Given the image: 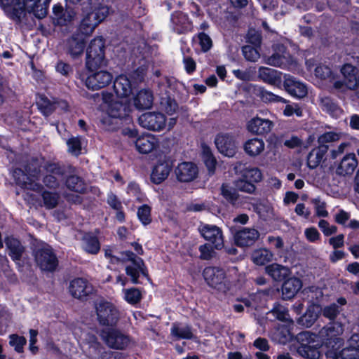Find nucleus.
I'll return each mask as SVG.
<instances>
[{
    "label": "nucleus",
    "instance_id": "f257e3e1",
    "mask_svg": "<svg viewBox=\"0 0 359 359\" xmlns=\"http://www.w3.org/2000/svg\"><path fill=\"white\" fill-rule=\"evenodd\" d=\"M146 74L144 67H141L136 71L127 74L118 76L114 83V89L116 96L108 93H103V109L106 111L108 116L102 119V123L107 130H114L115 127L112 119L126 118L130 111L129 106L123 104V101L118 99H126V102L133 90L143 81Z\"/></svg>",
    "mask_w": 359,
    "mask_h": 359
},
{
    "label": "nucleus",
    "instance_id": "f03ea898",
    "mask_svg": "<svg viewBox=\"0 0 359 359\" xmlns=\"http://www.w3.org/2000/svg\"><path fill=\"white\" fill-rule=\"evenodd\" d=\"M50 0H0V6L6 15L18 22L27 14H33L37 18H43L47 14Z\"/></svg>",
    "mask_w": 359,
    "mask_h": 359
},
{
    "label": "nucleus",
    "instance_id": "7ed1b4c3",
    "mask_svg": "<svg viewBox=\"0 0 359 359\" xmlns=\"http://www.w3.org/2000/svg\"><path fill=\"white\" fill-rule=\"evenodd\" d=\"M203 276L210 287L226 293L238 280V270L235 267L227 271L217 267H206Z\"/></svg>",
    "mask_w": 359,
    "mask_h": 359
},
{
    "label": "nucleus",
    "instance_id": "20e7f679",
    "mask_svg": "<svg viewBox=\"0 0 359 359\" xmlns=\"http://www.w3.org/2000/svg\"><path fill=\"white\" fill-rule=\"evenodd\" d=\"M83 18L80 25L81 32L86 34H90L95 28L102 22L109 14V8L106 6H90L83 8Z\"/></svg>",
    "mask_w": 359,
    "mask_h": 359
},
{
    "label": "nucleus",
    "instance_id": "39448f33",
    "mask_svg": "<svg viewBox=\"0 0 359 359\" xmlns=\"http://www.w3.org/2000/svg\"><path fill=\"white\" fill-rule=\"evenodd\" d=\"M104 43L101 37L94 39L86 52V67L88 72H93L106 65L104 57Z\"/></svg>",
    "mask_w": 359,
    "mask_h": 359
},
{
    "label": "nucleus",
    "instance_id": "423d86ee",
    "mask_svg": "<svg viewBox=\"0 0 359 359\" xmlns=\"http://www.w3.org/2000/svg\"><path fill=\"white\" fill-rule=\"evenodd\" d=\"M317 339L316 334L308 331L299 333L296 337V340L299 344L297 347L298 352L304 357L318 359L320 357V342Z\"/></svg>",
    "mask_w": 359,
    "mask_h": 359
},
{
    "label": "nucleus",
    "instance_id": "0eeeda50",
    "mask_svg": "<svg viewBox=\"0 0 359 359\" xmlns=\"http://www.w3.org/2000/svg\"><path fill=\"white\" fill-rule=\"evenodd\" d=\"M121 256L123 261L130 262V264L126 266V273L130 278L133 283H138V278L141 274L147 276V268L142 259L137 257L130 251H126Z\"/></svg>",
    "mask_w": 359,
    "mask_h": 359
},
{
    "label": "nucleus",
    "instance_id": "6e6552de",
    "mask_svg": "<svg viewBox=\"0 0 359 359\" xmlns=\"http://www.w3.org/2000/svg\"><path fill=\"white\" fill-rule=\"evenodd\" d=\"M97 319L104 326H113L118 320V311L111 303L101 300L95 306Z\"/></svg>",
    "mask_w": 359,
    "mask_h": 359
},
{
    "label": "nucleus",
    "instance_id": "1a4fd4ad",
    "mask_svg": "<svg viewBox=\"0 0 359 359\" xmlns=\"http://www.w3.org/2000/svg\"><path fill=\"white\" fill-rule=\"evenodd\" d=\"M79 79L90 90H96L107 86L112 81L113 76L107 71L89 72L88 74H80Z\"/></svg>",
    "mask_w": 359,
    "mask_h": 359
},
{
    "label": "nucleus",
    "instance_id": "9d476101",
    "mask_svg": "<svg viewBox=\"0 0 359 359\" xmlns=\"http://www.w3.org/2000/svg\"><path fill=\"white\" fill-rule=\"evenodd\" d=\"M35 260L39 267L43 271H52L57 264L55 255L51 248L46 243H43L35 251Z\"/></svg>",
    "mask_w": 359,
    "mask_h": 359
},
{
    "label": "nucleus",
    "instance_id": "9b49d317",
    "mask_svg": "<svg viewBox=\"0 0 359 359\" xmlns=\"http://www.w3.org/2000/svg\"><path fill=\"white\" fill-rule=\"evenodd\" d=\"M343 76L342 81H336L334 82V86L339 91L344 92L346 90H353L355 88H359V77L355 76V69L349 64L344 65L341 69ZM359 97V92H358Z\"/></svg>",
    "mask_w": 359,
    "mask_h": 359
},
{
    "label": "nucleus",
    "instance_id": "f8f14e48",
    "mask_svg": "<svg viewBox=\"0 0 359 359\" xmlns=\"http://www.w3.org/2000/svg\"><path fill=\"white\" fill-rule=\"evenodd\" d=\"M215 143L219 152L225 156L233 157L237 152L238 142L231 133H219L215 137Z\"/></svg>",
    "mask_w": 359,
    "mask_h": 359
},
{
    "label": "nucleus",
    "instance_id": "ddd939ff",
    "mask_svg": "<svg viewBox=\"0 0 359 359\" xmlns=\"http://www.w3.org/2000/svg\"><path fill=\"white\" fill-rule=\"evenodd\" d=\"M27 172L28 175L21 169H15L13 173L15 182L22 188L39 191L40 185L36 182L39 178V172L36 169L32 170L30 168Z\"/></svg>",
    "mask_w": 359,
    "mask_h": 359
},
{
    "label": "nucleus",
    "instance_id": "4468645a",
    "mask_svg": "<svg viewBox=\"0 0 359 359\" xmlns=\"http://www.w3.org/2000/svg\"><path fill=\"white\" fill-rule=\"evenodd\" d=\"M198 231L203 238L210 242L214 248L221 250L224 247V236L220 228L215 225L201 224Z\"/></svg>",
    "mask_w": 359,
    "mask_h": 359
},
{
    "label": "nucleus",
    "instance_id": "2eb2a0df",
    "mask_svg": "<svg viewBox=\"0 0 359 359\" xmlns=\"http://www.w3.org/2000/svg\"><path fill=\"white\" fill-rule=\"evenodd\" d=\"M273 53L264 59V62L270 66L288 68L293 62L292 58L287 53L285 48L283 45H274Z\"/></svg>",
    "mask_w": 359,
    "mask_h": 359
},
{
    "label": "nucleus",
    "instance_id": "dca6fc26",
    "mask_svg": "<svg viewBox=\"0 0 359 359\" xmlns=\"http://www.w3.org/2000/svg\"><path fill=\"white\" fill-rule=\"evenodd\" d=\"M102 337L110 348L115 349H123L126 348L130 342L127 335L114 329L103 331Z\"/></svg>",
    "mask_w": 359,
    "mask_h": 359
},
{
    "label": "nucleus",
    "instance_id": "f3484780",
    "mask_svg": "<svg viewBox=\"0 0 359 359\" xmlns=\"http://www.w3.org/2000/svg\"><path fill=\"white\" fill-rule=\"evenodd\" d=\"M139 123L144 128L151 130H161L165 126V116L159 112H147L139 117Z\"/></svg>",
    "mask_w": 359,
    "mask_h": 359
},
{
    "label": "nucleus",
    "instance_id": "a211bd4d",
    "mask_svg": "<svg viewBox=\"0 0 359 359\" xmlns=\"http://www.w3.org/2000/svg\"><path fill=\"white\" fill-rule=\"evenodd\" d=\"M283 87L291 96L295 98H303L308 93L306 86L290 75H284Z\"/></svg>",
    "mask_w": 359,
    "mask_h": 359
},
{
    "label": "nucleus",
    "instance_id": "6ab92c4d",
    "mask_svg": "<svg viewBox=\"0 0 359 359\" xmlns=\"http://www.w3.org/2000/svg\"><path fill=\"white\" fill-rule=\"evenodd\" d=\"M259 232L254 228H242L234 233V241L238 246L252 245L259 238Z\"/></svg>",
    "mask_w": 359,
    "mask_h": 359
},
{
    "label": "nucleus",
    "instance_id": "aec40b11",
    "mask_svg": "<svg viewBox=\"0 0 359 359\" xmlns=\"http://www.w3.org/2000/svg\"><path fill=\"white\" fill-rule=\"evenodd\" d=\"M257 76L263 82L281 88L283 76L281 72L266 67H260L258 69Z\"/></svg>",
    "mask_w": 359,
    "mask_h": 359
},
{
    "label": "nucleus",
    "instance_id": "412c9836",
    "mask_svg": "<svg viewBox=\"0 0 359 359\" xmlns=\"http://www.w3.org/2000/svg\"><path fill=\"white\" fill-rule=\"evenodd\" d=\"M93 285L86 279L77 278L73 279L69 286L70 294L75 298L82 299L93 292Z\"/></svg>",
    "mask_w": 359,
    "mask_h": 359
},
{
    "label": "nucleus",
    "instance_id": "4be33fe9",
    "mask_svg": "<svg viewBox=\"0 0 359 359\" xmlns=\"http://www.w3.org/2000/svg\"><path fill=\"white\" fill-rule=\"evenodd\" d=\"M170 27L176 33L183 34L191 31L192 22L187 14L177 11L171 15Z\"/></svg>",
    "mask_w": 359,
    "mask_h": 359
},
{
    "label": "nucleus",
    "instance_id": "5701e85b",
    "mask_svg": "<svg viewBox=\"0 0 359 359\" xmlns=\"http://www.w3.org/2000/svg\"><path fill=\"white\" fill-rule=\"evenodd\" d=\"M273 126V121L257 116L251 118L246 125L247 130L255 135L268 134L271 131Z\"/></svg>",
    "mask_w": 359,
    "mask_h": 359
},
{
    "label": "nucleus",
    "instance_id": "b1692460",
    "mask_svg": "<svg viewBox=\"0 0 359 359\" xmlns=\"http://www.w3.org/2000/svg\"><path fill=\"white\" fill-rule=\"evenodd\" d=\"M197 166L191 162L180 163L175 168V175L180 182H189L193 181L198 175Z\"/></svg>",
    "mask_w": 359,
    "mask_h": 359
},
{
    "label": "nucleus",
    "instance_id": "393cba45",
    "mask_svg": "<svg viewBox=\"0 0 359 359\" xmlns=\"http://www.w3.org/2000/svg\"><path fill=\"white\" fill-rule=\"evenodd\" d=\"M158 140L152 134L145 133L138 137L135 142L136 149L141 154H149L158 147Z\"/></svg>",
    "mask_w": 359,
    "mask_h": 359
},
{
    "label": "nucleus",
    "instance_id": "a878e982",
    "mask_svg": "<svg viewBox=\"0 0 359 359\" xmlns=\"http://www.w3.org/2000/svg\"><path fill=\"white\" fill-rule=\"evenodd\" d=\"M358 161L353 153L345 155L337 167L336 172L339 175H351L358 166Z\"/></svg>",
    "mask_w": 359,
    "mask_h": 359
},
{
    "label": "nucleus",
    "instance_id": "bb28decb",
    "mask_svg": "<svg viewBox=\"0 0 359 359\" xmlns=\"http://www.w3.org/2000/svg\"><path fill=\"white\" fill-rule=\"evenodd\" d=\"M79 334L76 330L74 334L78 337V341L84 351H88L89 353L95 352L99 348V343L95 335L88 332H80Z\"/></svg>",
    "mask_w": 359,
    "mask_h": 359
},
{
    "label": "nucleus",
    "instance_id": "cd10ccee",
    "mask_svg": "<svg viewBox=\"0 0 359 359\" xmlns=\"http://www.w3.org/2000/svg\"><path fill=\"white\" fill-rule=\"evenodd\" d=\"M86 34H78L72 36L67 40L66 49L72 57H76L81 55L84 50Z\"/></svg>",
    "mask_w": 359,
    "mask_h": 359
},
{
    "label": "nucleus",
    "instance_id": "c85d7f7f",
    "mask_svg": "<svg viewBox=\"0 0 359 359\" xmlns=\"http://www.w3.org/2000/svg\"><path fill=\"white\" fill-rule=\"evenodd\" d=\"M171 170V165L168 161H158L153 168L151 180L155 184H160L164 181Z\"/></svg>",
    "mask_w": 359,
    "mask_h": 359
},
{
    "label": "nucleus",
    "instance_id": "c756f323",
    "mask_svg": "<svg viewBox=\"0 0 359 359\" xmlns=\"http://www.w3.org/2000/svg\"><path fill=\"white\" fill-rule=\"evenodd\" d=\"M46 172L43 179L45 185L49 188L57 187L58 182L62 178L60 168L56 164L50 163L46 167Z\"/></svg>",
    "mask_w": 359,
    "mask_h": 359
},
{
    "label": "nucleus",
    "instance_id": "7c9ffc66",
    "mask_svg": "<svg viewBox=\"0 0 359 359\" xmlns=\"http://www.w3.org/2000/svg\"><path fill=\"white\" fill-rule=\"evenodd\" d=\"M53 20L60 25H65L75 17L76 13L72 9L63 10L61 5H54L53 7Z\"/></svg>",
    "mask_w": 359,
    "mask_h": 359
},
{
    "label": "nucleus",
    "instance_id": "2f4dec72",
    "mask_svg": "<svg viewBox=\"0 0 359 359\" xmlns=\"http://www.w3.org/2000/svg\"><path fill=\"white\" fill-rule=\"evenodd\" d=\"M302 283L297 278H290L286 280L282 286V294L285 299H290L295 296L302 288Z\"/></svg>",
    "mask_w": 359,
    "mask_h": 359
},
{
    "label": "nucleus",
    "instance_id": "473e14b6",
    "mask_svg": "<svg viewBox=\"0 0 359 359\" xmlns=\"http://www.w3.org/2000/svg\"><path fill=\"white\" fill-rule=\"evenodd\" d=\"M265 272L276 281H280L290 274V270L288 267L276 263L266 266Z\"/></svg>",
    "mask_w": 359,
    "mask_h": 359
},
{
    "label": "nucleus",
    "instance_id": "72a5a7b5",
    "mask_svg": "<svg viewBox=\"0 0 359 359\" xmlns=\"http://www.w3.org/2000/svg\"><path fill=\"white\" fill-rule=\"evenodd\" d=\"M134 106L138 109H145L151 107L153 102V95L150 90L143 89L133 97Z\"/></svg>",
    "mask_w": 359,
    "mask_h": 359
},
{
    "label": "nucleus",
    "instance_id": "f704fd0d",
    "mask_svg": "<svg viewBox=\"0 0 359 359\" xmlns=\"http://www.w3.org/2000/svg\"><path fill=\"white\" fill-rule=\"evenodd\" d=\"M243 149L248 156L255 157L264 151L265 143L263 140L254 137L245 142Z\"/></svg>",
    "mask_w": 359,
    "mask_h": 359
},
{
    "label": "nucleus",
    "instance_id": "c9c22d12",
    "mask_svg": "<svg viewBox=\"0 0 359 359\" xmlns=\"http://www.w3.org/2000/svg\"><path fill=\"white\" fill-rule=\"evenodd\" d=\"M292 325L290 323H286V325H278L272 332V339L280 343L285 344L292 339L290 327Z\"/></svg>",
    "mask_w": 359,
    "mask_h": 359
},
{
    "label": "nucleus",
    "instance_id": "e433bc0d",
    "mask_svg": "<svg viewBox=\"0 0 359 359\" xmlns=\"http://www.w3.org/2000/svg\"><path fill=\"white\" fill-rule=\"evenodd\" d=\"M37 104L41 109H44V113L48 114L50 111L56 109L67 110L68 103L66 101L61 100L51 104L50 101L44 96L40 95L36 101Z\"/></svg>",
    "mask_w": 359,
    "mask_h": 359
},
{
    "label": "nucleus",
    "instance_id": "4c0bfd02",
    "mask_svg": "<svg viewBox=\"0 0 359 359\" xmlns=\"http://www.w3.org/2000/svg\"><path fill=\"white\" fill-rule=\"evenodd\" d=\"M344 332L343 325L338 322H334L323 327L320 331V337L323 339H331L341 335Z\"/></svg>",
    "mask_w": 359,
    "mask_h": 359
},
{
    "label": "nucleus",
    "instance_id": "58836bf2",
    "mask_svg": "<svg viewBox=\"0 0 359 359\" xmlns=\"http://www.w3.org/2000/svg\"><path fill=\"white\" fill-rule=\"evenodd\" d=\"M81 245L86 252L90 254H97L100 249V242L97 238L91 233H87L83 236Z\"/></svg>",
    "mask_w": 359,
    "mask_h": 359
},
{
    "label": "nucleus",
    "instance_id": "ea45409f",
    "mask_svg": "<svg viewBox=\"0 0 359 359\" xmlns=\"http://www.w3.org/2000/svg\"><path fill=\"white\" fill-rule=\"evenodd\" d=\"M320 309L316 305H312L309 307L304 315L299 319V323L307 327H311L318 318Z\"/></svg>",
    "mask_w": 359,
    "mask_h": 359
},
{
    "label": "nucleus",
    "instance_id": "a19ab883",
    "mask_svg": "<svg viewBox=\"0 0 359 359\" xmlns=\"http://www.w3.org/2000/svg\"><path fill=\"white\" fill-rule=\"evenodd\" d=\"M273 253L266 248H260L253 251L252 260L256 265L262 266L271 262L273 259Z\"/></svg>",
    "mask_w": 359,
    "mask_h": 359
},
{
    "label": "nucleus",
    "instance_id": "79ce46f5",
    "mask_svg": "<svg viewBox=\"0 0 359 359\" xmlns=\"http://www.w3.org/2000/svg\"><path fill=\"white\" fill-rule=\"evenodd\" d=\"M6 245L13 259L19 260L24 251V248L20 241L15 238L10 237L6 238Z\"/></svg>",
    "mask_w": 359,
    "mask_h": 359
},
{
    "label": "nucleus",
    "instance_id": "37998d69",
    "mask_svg": "<svg viewBox=\"0 0 359 359\" xmlns=\"http://www.w3.org/2000/svg\"><path fill=\"white\" fill-rule=\"evenodd\" d=\"M327 148L320 147L313 149L308 155L307 164L310 168H316L322 161Z\"/></svg>",
    "mask_w": 359,
    "mask_h": 359
},
{
    "label": "nucleus",
    "instance_id": "c03bdc74",
    "mask_svg": "<svg viewBox=\"0 0 359 359\" xmlns=\"http://www.w3.org/2000/svg\"><path fill=\"white\" fill-rule=\"evenodd\" d=\"M68 151L72 155L78 156L85 147L86 141L81 137H72L67 141Z\"/></svg>",
    "mask_w": 359,
    "mask_h": 359
},
{
    "label": "nucleus",
    "instance_id": "a18cd8bd",
    "mask_svg": "<svg viewBox=\"0 0 359 359\" xmlns=\"http://www.w3.org/2000/svg\"><path fill=\"white\" fill-rule=\"evenodd\" d=\"M321 105L323 111L327 112L330 116L337 118L342 113L341 109L329 97L321 100Z\"/></svg>",
    "mask_w": 359,
    "mask_h": 359
},
{
    "label": "nucleus",
    "instance_id": "49530a36",
    "mask_svg": "<svg viewBox=\"0 0 359 359\" xmlns=\"http://www.w3.org/2000/svg\"><path fill=\"white\" fill-rule=\"evenodd\" d=\"M122 293L124 300L132 305L138 304L142 299L140 290L135 287L123 289Z\"/></svg>",
    "mask_w": 359,
    "mask_h": 359
},
{
    "label": "nucleus",
    "instance_id": "de8ad7c7",
    "mask_svg": "<svg viewBox=\"0 0 359 359\" xmlns=\"http://www.w3.org/2000/svg\"><path fill=\"white\" fill-rule=\"evenodd\" d=\"M202 158L210 173L212 174L216 165V159L211 149L206 145H202Z\"/></svg>",
    "mask_w": 359,
    "mask_h": 359
},
{
    "label": "nucleus",
    "instance_id": "09e8293b",
    "mask_svg": "<svg viewBox=\"0 0 359 359\" xmlns=\"http://www.w3.org/2000/svg\"><path fill=\"white\" fill-rule=\"evenodd\" d=\"M171 334L177 339H191L193 333L189 326L174 324L171 328Z\"/></svg>",
    "mask_w": 359,
    "mask_h": 359
},
{
    "label": "nucleus",
    "instance_id": "8fccbe9b",
    "mask_svg": "<svg viewBox=\"0 0 359 359\" xmlns=\"http://www.w3.org/2000/svg\"><path fill=\"white\" fill-rule=\"evenodd\" d=\"M259 97L261 100L266 103L283 102L287 104L289 102L286 99L264 89L260 90Z\"/></svg>",
    "mask_w": 359,
    "mask_h": 359
},
{
    "label": "nucleus",
    "instance_id": "3c124183",
    "mask_svg": "<svg viewBox=\"0 0 359 359\" xmlns=\"http://www.w3.org/2000/svg\"><path fill=\"white\" fill-rule=\"evenodd\" d=\"M243 177L252 182V184L260 182L262 179V173L257 168H246L242 174Z\"/></svg>",
    "mask_w": 359,
    "mask_h": 359
},
{
    "label": "nucleus",
    "instance_id": "603ef678",
    "mask_svg": "<svg viewBox=\"0 0 359 359\" xmlns=\"http://www.w3.org/2000/svg\"><path fill=\"white\" fill-rule=\"evenodd\" d=\"M67 187L78 193H82L85 191V185L83 181L77 176H71L67 180Z\"/></svg>",
    "mask_w": 359,
    "mask_h": 359
},
{
    "label": "nucleus",
    "instance_id": "864d4df0",
    "mask_svg": "<svg viewBox=\"0 0 359 359\" xmlns=\"http://www.w3.org/2000/svg\"><path fill=\"white\" fill-rule=\"evenodd\" d=\"M235 187L241 191L252 194L255 191V186L252 182L245 179L241 175V178L235 182Z\"/></svg>",
    "mask_w": 359,
    "mask_h": 359
},
{
    "label": "nucleus",
    "instance_id": "5fc2aeb1",
    "mask_svg": "<svg viewBox=\"0 0 359 359\" xmlns=\"http://www.w3.org/2000/svg\"><path fill=\"white\" fill-rule=\"evenodd\" d=\"M255 210L259 217L263 219H266L273 215V208L268 203H257L255 206Z\"/></svg>",
    "mask_w": 359,
    "mask_h": 359
},
{
    "label": "nucleus",
    "instance_id": "6e6d98bb",
    "mask_svg": "<svg viewBox=\"0 0 359 359\" xmlns=\"http://www.w3.org/2000/svg\"><path fill=\"white\" fill-rule=\"evenodd\" d=\"M271 313L279 320L292 323L287 309L280 305L276 306L271 311Z\"/></svg>",
    "mask_w": 359,
    "mask_h": 359
},
{
    "label": "nucleus",
    "instance_id": "4d7b16f0",
    "mask_svg": "<svg viewBox=\"0 0 359 359\" xmlns=\"http://www.w3.org/2000/svg\"><path fill=\"white\" fill-rule=\"evenodd\" d=\"M311 203L314 205L315 212L317 217H327L328 216L325 202L321 201L319 198H316L311 200Z\"/></svg>",
    "mask_w": 359,
    "mask_h": 359
},
{
    "label": "nucleus",
    "instance_id": "13d9d810",
    "mask_svg": "<svg viewBox=\"0 0 359 359\" xmlns=\"http://www.w3.org/2000/svg\"><path fill=\"white\" fill-rule=\"evenodd\" d=\"M137 217L142 224L147 225L149 224L151 221L150 207L147 205L140 207L137 210Z\"/></svg>",
    "mask_w": 359,
    "mask_h": 359
},
{
    "label": "nucleus",
    "instance_id": "bf43d9fd",
    "mask_svg": "<svg viewBox=\"0 0 359 359\" xmlns=\"http://www.w3.org/2000/svg\"><path fill=\"white\" fill-rule=\"evenodd\" d=\"M243 54L247 60L251 62L257 61L260 57L259 50L250 45L243 46Z\"/></svg>",
    "mask_w": 359,
    "mask_h": 359
},
{
    "label": "nucleus",
    "instance_id": "052dcab7",
    "mask_svg": "<svg viewBox=\"0 0 359 359\" xmlns=\"http://www.w3.org/2000/svg\"><path fill=\"white\" fill-rule=\"evenodd\" d=\"M221 193L224 198H225L228 201L233 205L235 204L238 198V194L232 187L227 184H223L221 187Z\"/></svg>",
    "mask_w": 359,
    "mask_h": 359
},
{
    "label": "nucleus",
    "instance_id": "680f3d73",
    "mask_svg": "<svg viewBox=\"0 0 359 359\" xmlns=\"http://www.w3.org/2000/svg\"><path fill=\"white\" fill-rule=\"evenodd\" d=\"M196 39L198 40V43L201 48V50L203 52H207L209 50L212 46V41L211 38L206 34L204 32L199 33L196 36Z\"/></svg>",
    "mask_w": 359,
    "mask_h": 359
},
{
    "label": "nucleus",
    "instance_id": "e2e57ef3",
    "mask_svg": "<svg viewBox=\"0 0 359 359\" xmlns=\"http://www.w3.org/2000/svg\"><path fill=\"white\" fill-rule=\"evenodd\" d=\"M9 344L15 348L17 352L21 353L23 351V346L26 344V339L24 337L11 334L10 335Z\"/></svg>",
    "mask_w": 359,
    "mask_h": 359
},
{
    "label": "nucleus",
    "instance_id": "0e129e2a",
    "mask_svg": "<svg viewBox=\"0 0 359 359\" xmlns=\"http://www.w3.org/2000/svg\"><path fill=\"white\" fill-rule=\"evenodd\" d=\"M339 312V306L336 304L326 306L322 309L323 315L330 320H334Z\"/></svg>",
    "mask_w": 359,
    "mask_h": 359
},
{
    "label": "nucleus",
    "instance_id": "69168bd1",
    "mask_svg": "<svg viewBox=\"0 0 359 359\" xmlns=\"http://www.w3.org/2000/svg\"><path fill=\"white\" fill-rule=\"evenodd\" d=\"M44 205L48 208H53L57 203L58 196L55 193L44 191L43 193Z\"/></svg>",
    "mask_w": 359,
    "mask_h": 359
},
{
    "label": "nucleus",
    "instance_id": "338daca9",
    "mask_svg": "<svg viewBox=\"0 0 359 359\" xmlns=\"http://www.w3.org/2000/svg\"><path fill=\"white\" fill-rule=\"evenodd\" d=\"M336 359H359V350L344 348Z\"/></svg>",
    "mask_w": 359,
    "mask_h": 359
},
{
    "label": "nucleus",
    "instance_id": "774afa93",
    "mask_svg": "<svg viewBox=\"0 0 359 359\" xmlns=\"http://www.w3.org/2000/svg\"><path fill=\"white\" fill-rule=\"evenodd\" d=\"M318 227L326 236L335 233L337 230V228L335 226L330 225L327 221L324 219L319 221Z\"/></svg>",
    "mask_w": 359,
    "mask_h": 359
}]
</instances>
